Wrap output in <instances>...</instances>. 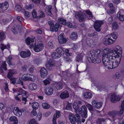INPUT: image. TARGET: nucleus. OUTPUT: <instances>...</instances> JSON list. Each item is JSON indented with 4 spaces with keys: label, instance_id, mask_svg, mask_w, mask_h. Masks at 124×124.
Wrapping results in <instances>:
<instances>
[{
    "label": "nucleus",
    "instance_id": "nucleus-1",
    "mask_svg": "<svg viewBox=\"0 0 124 124\" xmlns=\"http://www.w3.org/2000/svg\"><path fill=\"white\" fill-rule=\"evenodd\" d=\"M122 48L117 46L113 50L109 49V69H113L118 66L121 61Z\"/></svg>",
    "mask_w": 124,
    "mask_h": 124
},
{
    "label": "nucleus",
    "instance_id": "nucleus-2",
    "mask_svg": "<svg viewBox=\"0 0 124 124\" xmlns=\"http://www.w3.org/2000/svg\"><path fill=\"white\" fill-rule=\"evenodd\" d=\"M26 44L29 45L30 44V47L31 48H33L34 51L36 52H39L42 50L43 48V46L42 43H41L35 46V43H34V39L33 38L28 37L25 40Z\"/></svg>",
    "mask_w": 124,
    "mask_h": 124
},
{
    "label": "nucleus",
    "instance_id": "nucleus-3",
    "mask_svg": "<svg viewBox=\"0 0 124 124\" xmlns=\"http://www.w3.org/2000/svg\"><path fill=\"white\" fill-rule=\"evenodd\" d=\"M101 51V50L99 49L96 50H91L89 53L88 58V60H90L89 61L90 62L91 61L94 63L96 62V60L97 59L98 55L100 53Z\"/></svg>",
    "mask_w": 124,
    "mask_h": 124
},
{
    "label": "nucleus",
    "instance_id": "nucleus-4",
    "mask_svg": "<svg viewBox=\"0 0 124 124\" xmlns=\"http://www.w3.org/2000/svg\"><path fill=\"white\" fill-rule=\"evenodd\" d=\"M68 117L70 122L72 124H75L76 122L78 124H80L81 123L80 116L78 114H76L74 116L73 114H70Z\"/></svg>",
    "mask_w": 124,
    "mask_h": 124
},
{
    "label": "nucleus",
    "instance_id": "nucleus-5",
    "mask_svg": "<svg viewBox=\"0 0 124 124\" xmlns=\"http://www.w3.org/2000/svg\"><path fill=\"white\" fill-rule=\"evenodd\" d=\"M13 90L14 94H17L18 96L21 95L22 97H28L29 95L28 92L21 88H14Z\"/></svg>",
    "mask_w": 124,
    "mask_h": 124
},
{
    "label": "nucleus",
    "instance_id": "nucleus-6",
    "mask_svg": "<svg viewBox=\"0 0 124 124\" xmlns=\"http://www.w3.org/2000/svg\"><path fill=\"white\" fill-rule=\"evenodd\" d=\"M81 110H79L78 112L81 114L83 117L84 118H86L87 116V109L86 106L83 105L80 108Z\"/></svg>",
    "mask_w": 124,
    "mask_h": 124
},
{
    "label": "nucleus",
    "instance_id": "nucleus-7",
    "mask_svg": "<svg viewBox=\"0 0 124 124\" xmlns=\"http://www.w3.org/2000/svg\"><path fill=\"white\" fill-rule=\"evenodd\" d=\"M22 78H13L12 79H10V80L11 81V82L13 84L15 83L20 84L23 86V82L22 81Z\"/></svg>",
    "mask_w": 124,
    "mask_h": 124
},
{
    "label": "nucleus",
    "instance_id": "nucleus-8",
    "mask_svg": "<svg viewBox=\"0 0 124 124\" xmlns=\"http://www.w3.org/2000/svg\"><path fill=\"white\" fill-rule=\"evenodd\" d=\"M82 104V103L80 101L74 102L73 104V107L75 110V112L77 113L79 112V105Z\"/></svg>",
    "mask_w": 124,
    "mask_h": 124
},
{
    "label": "nucleus",
    "instance_id": "nucleus-9",
    "mask_svg": "<svg viewBox=\"0 0 124 124\" xmlns=\"http://www.w3.org/2000/svg\"><path fill=\"white\" fill-rule=\"evenodd\" d=\"M103 23V22L101 21H96L94 26L95 30L98 31H100L101 30L100 27L101 25Z\"/></svg>",
    "mask_w": 124,
    "mask_h": 124
},
{
    "label": "nucleus",
    "instance_id": "nucleus-10",
    "mask_svg": "<svg viewBox=\"0 0 124 124\" xmlns=\"http://www.w3.org/2000/svg\"><path fill=\"white\" fill-rule=\"evenodd\" d=\"M120 97L118 95H117L115 93H113L111 95L110 100L111 102L113 103H116L120 100Z\"/></svg>",
    "mask_w": 124,
    "mask_h": 124
},
{
    "label": "nucleus",
    "instance_id": "nucleus-11",
    "mask_svg": "<svg viewBox=\"0 0 124 124\" xmlns=\"http://www.w3.org/2000/svg\"><path fill=\"white\" fill-rule=\"evenodd\" d=\"M31 52L29 50H27L26 51H22L20 53L21 57L23 58L28 57L31 56Z\"/></svg>",
    "mask_w": 124,
    "mask_h": 124
},
{
    "label": "nucleus",
    "instance_id": "nucleus-12",
    "mask_svg": "<svg viewBox=\"0 0 124 124\" xmlns=\"http://www.w3.org/2000/svg\"><path fill=\"white\" fill-rule=\"evenodd\" d=\"M92 106L94 108L98 109L101 107L102 105V103L101 102H98L93 100L92 102Z\"/></svg>",
    "mask_w": 124,
    "mask_h": 124
},
{
    "label": "nucleus",
    "instance_id": "nucleus-13",
    "mask_svg": "<svg viewBox=\"0 0 124 124\" xmlns=\"http://www.w3.org/2000/svg\"><path fill=\"white\" fill-rule=\"evenodd\" d=\"M13 112L15 115L18 117L21 116L22 114V110L17 107H15L14 108Z\"/></svg>",
    "mask_w": 124,
    "mask_h": 124
},
{
    "label": "nucleus",
    "instance_id": "nucleus-14",
    "mask_svg": "<svg viewBox=\"0 0 124 124\" xmlns=\"http://www.w3.org/2000/svg\"><path fill=\"white\" fill-rule=\"evenodd\" d=\"M63 34V33H61L58 37V40L61 44L65 43L67 42L66 38L64 36Z\"/></svg>",
    "mask_w": 124,
    "mask_h": 124
},
{
    "label": "nucleus",
    "instance_id": "nucleus-15",
    "mask_svg": "<svg viewBox=\"0 0 124 124\" xmlns=\"http://www.w3.org/2000/svg\"><path fill=\"white\" fill-rule=\"evenodd\" d=\"M102 61L103 64L107 68H108V56L107 55H105L102 58Z\"/></svg>",
    "mask_w": 124,
    "mask_h": 124
},
{
    "label": "nucleus",
    "instance_id": "nucleus-16",
    "mask_svg": "<svg viewBox=\"0 0 124 124\" xmlns=\"http://www.w3.org/2000/svg\"><path fill=\"white\" fill-rule=\"evenodd\" d=\"M54 90L51 87L47 86L45 89L44 92L45 93L48 95H52L53 93Z\"/></svg>",
    "mask_w": 124,
    "mask_h": 124
},
{
    "label": "nucleus",
    "instance_id": "nucleus-17",
    "mask_svg": "<svg viewBox=\"0 0 124 124\" xmlns=\"http://www.w3.org/2000/svg\"><path fill=\"white\" fill-rule=\"evenodd\" d=\"M55 66V62L54 60L52 59H49L45 65V66L47 68L54 67Z\"/></svg>",
    "mask_w": 124,
    "mask_h": 124
},
{
    "label": "nucleus",
    "instance_id": "nucleus-18",
    "mask_svg": "<svg viewBox=\"0 0 124 124\" xmlns=\"http://www.w3.org/2000/svg\"><path fill=\"white\" fill-rule=\"evenodd\" d=\"M40 76L41 77L45 78L46 77L48 73L47 70L44 68H41L40 70Z\"/></svg>",
    "mask_w": 124,
    "mask_h": 124
},
{
    "label": "nucleus",
    "instance_id": "nucleus-19",
    "mask_svg": "<svg viewBox=\"0 0 124 124\" xmlns=\"http://www.w3.org/2000/svg\"><path fill=\"white\" fill-rule=\"evenodd\" d=\"M75 17L80 22H82L84 21L85 18V15H83L80 13H77L75 15Z\"/></svg>",
    "mask_w": 124,
    "mask_h": 124
},
{
    "label": "nucleus",
    "instance_id": "nucleus-20",
    "mask_svg": "<svg viewBox=\"0 0 124 124\" xmlns=\"http://www.w3.org/2000/svg\"><path fill=\"white\" fill-rule=\"evenodd\" d=\"M38 88V85L36 83H32L29 84L28 86V88L31 91H35Z\"/></svg>",
    "mask_w": 124,
    "mask_h": 124
},
{
    "label": "nucleus",
    "instance_id": "nucleus-21",
    "mask_svg": "<svg viewBox=\"0 0 124 124\" xmlns=\"http://www.w3.org/2000/svg\"><path fill=\"white\" fill-rule=\"evenodd\" d=\"M60 96L61 99H62L67 98L69 96V93L67 91L65 90L61 94Z\"/></svg>",
    "mask_w": 124,
    "mask_h": 124
},
{
    "label": "nucleus",
    "instance_id": "nucleus-22",
    "mask_svg": "<svg viewBox=\"0 0 124 124\" xmlns=\"http://www.w3.org/2000/svg\"><path fill=\"white\" fill-rule=\"evenodd\" d=\"M9 120L11 122H13L14 124H17L18 123L17 118L14 116L10 117Z\"/></svg>",
    "mask_w": 124,
    "mask_h": 124
},
{
    "label": "nucleus",
    "instance_id": "nucleus-23",
    "mask_svg": "<svg viewBox=\"0 0 124 124\" xmlns=\"http://www.w3.org/2000/svg\"><path fill=\"white\" fill-rule=\"evenodd\" d=\"M84 98L86 99H90L92 98L93 95L92 93L89 92H86L83 94Z\"/></svg>",
    "mask_w": 124,
    "mask_h": 124
},
{
    "label": "nucleus",
    "instance_id": "nucleus-24",
    "mask_svg": "<svg viewBox=\"0 0 124 124\" xmlns=\"http://www.w3.org/2000/svg\"><path fill=\"white\" fill-rule=\"evenodd\" d=\"M64 49L62 47H58L56 50V51L58 54L60 55V56L63 54L64 52Z\"/></svg>",
    "mask_w": 124,
    "mask_h": 124
},
{
    "label": "nucleus",
    "instance_id": "nucleus-25",
    "mask_svg": "<svg viewBox=\"0 0 124 124\" xmlns=\"http://www.w3.org/2000/svg\"><path fill=\"white\" fill-rule=\"evenodd\" d=\"M57 90H61L62 88V82H59L54 84Z\"/></svg>",
    "mask_w": 124,
    "mask_h": 124
},
{
    "label": "nucleus",
    "instance_id": "nucleus-26",
    "mask_svg": "<svg viewBox=\"0 0 124 124\" xmlns=\"http://www.w3.org/2000/svg\"><path fill=\"white\" fill-rule=\"evenodd\" d=\"M1 9L3 10H7L8 7V4L7 2H5L1 4Z\"/></svg>",
    "mask_w": 124,
    "mask_h": 124
},
{
    "label": "nucleus",
    "instance_id": "nucleus-27",
    "mask_svg": "<svg viewBox=\"0 0 124 124\" xmlns=\"http://www.w3.org/2000/svg\"><path fill=\"white\" fill-rule=\"evenodd\" d=\"M31 106L33 109H37L39 107L38 103L36 101H34L32 103Z\"/></svg>",
    "mask_w": 124,
    "mask_h": 124
},
{
    "label": "nucleus",
    "instance_id": "nucleus-28",
    "mask_svg": "<svg viewBox=\"0 0 124 124\" xmlns=\"http://www.w3.org/2000/svg\"><path fill=\"white\" fill-rule=\"evenodd\" d=\"M12 57L11 56H9L7 59V62L9 65L13 66L15 64L12 61Z\"/></svg>",
    "mask_w": 124,
    "mask_h": 124
},
{
    "label": "nucleus",
    "instance_id": "nucleus-29",
    "mask_svg": "<svg viewBox=\"0 0 124 124\" xmlns=\"http://www.w3.org/2000/svg\"><path fill=\"white\" fill-rule=\"evenodd\" d=\"M52 8V7L51 6H49L46 7V12L47 14L49 16L52 15L51 12V10Z\"/></svg>",
    "mask_w": 124,
    "mask_h": 124
},
{
    "label": "nucleus",
    "instance_id": "nucleus-30",
    "mask_svg": "<svg viewBox=\"0 0 124 124\" xmlns=\"http://www.w3.org/2000/svg\"><path fill=\"white\" fill-rule=\"evenodd\" d=\"M15 73V71L13 70H9V72L7 75L8 77L10 80V79H12L13 78H12V75L14 74Z\"/></svg>",
    "mask_w": 124,
    "mask_h": 124
},
{
    "label": "nucleus",
    "instance_id": "nucleus-31",
    "mask_svg": "<svg viewBox=\"0 0 124 124\" xmlns=\"http://www.w3.org/2000/svg\"><path fill=\"white\" fill-rule=\"evenodd\" d=\"M77 33L75 32H73L71 34L70 37L72 40H75L77 39Z\"/></svg>",
    "mask_w": 124,
    "mask_h": 124
},
{
    "label": "nucleus",
    "instance_id": "nucleus-32",
    "mask_svg": "<svg viewBox=\"0 0 124 124\" xmlns=\"http://www.w3.org/2000/svg\"><path fill=\"white\" fill-rule=\"evenodd\" d=\"M29 74H24L22 77V79L24 81H29Z\"/></svg>",
    "mask_w": 124,
    "mask_h": 124
},
{
    "label": "nucleus",
    "instance_id": "nucleus-33",
    "mask_svg": "<svg viewBox=\"0 0 124 124\" xmlns=\"http://www.w3.org/2000/svg\"><path fill=\"white\" fill-rule=\"evenodd\" d=\"M6 65L5 62H4L2 63V65L1 68H0V72L2 73H3V71L1 68L5 70H7Z\"/></svg>",
    "mask_w": 124,
    "mask_h": 124
},
{
    "label": "nucleus",
    "instance_id": "nucleus-34",
    "mask_svg": "<svg viewBox=\"0 0 124 124\" xmlns=\"http://www.w3.org/2000/svg\"><path fill=\"white\" fill-rule=\"evenodd\" d=\"M118 112L115 111L109 112V116H110L113 117L114 118L116 115L118 114Z\"/></svg>",
    "mask_w": 124,
    "mask_h": 124
},
{
    "label": "nucleus",
    "instance_id": "nucleus-35",
    "mask_svg": "<svg viewBox=\"0 0 124 124\" xmlns=\"http://www.w3.org/2000/svg\"><path fill=\"white\" fill-rule=\"evenodd\" d=\"M0 47L2 51L5 49H8L10 48V45L9 44H8L7 45H5L3 44H1Z\"/></svg>",
    "mask_w": 124,
    "mask_h": 124
},
{
    "label": "nucleus",
    "instance_id": "nucleus-36",
    "mask_svg": "<svg viewBox=\"0 0 124 124\" xmlns=\"http://www.w3.org/2000/svg\"><path fill=\"white\" fill-rule=\"evenodd\" d=\"M23 12L25 18L26 19H28L30 17L31 15L29 12L28 11H25L23 10Z\"/></svg>",
    "mask_w": 124,
    "mask_h": 124
},
{
    "label": "nucleus",
    "instance_id": "nucleus-37",
    "mask_svg": "<svg viewBox=\"0 0 124 124\" xmlns=\"http://www.w3.org/2000/svg\"><path fill=\"white\" fill-rule=\"evenodd\" d=\"M117 16L120 21H124V15H121L120 12H118Z\"/></svg>",
    "mask_w": 124,
    "mask_h": 124
},
{
    "label": "nucleus",
    "instance_id": "nucleus-38",
    "mask_svg": "<svg viewBox=\"0 0 124 124\" xmlns=\"http://www.w3.org/2000/svg\"><path fill=\"white\" fill-rule=\"evenodd\" d=\"M112 29L114 30L117 29L118 27V25L117 23L113 22L112 24Z\"/></svg>",
    "mask_w": 124,
    "mask_h": 124
},
{
    "label": "nucleus",
    "instance_id": "nucleus-39",
    "mask_svg": "<svg viewBox=\"0 0 124 124\" xmlns=\"http://www.w3.org/2000/svg\"><path fill=\"white\" fill-rule=\"evenodd\" d=\"M60 115L61 114L60 112L59 111H56L55 113L54 114L53 119L54 118V119L56 120L57 118L59 117Z\"/></svg>",
    "mask_w": 124,
    "mask_h": 124
},
{
    "label": "nucleus",
    "instance_id": "nucleus-40",
    "mask_svg": "<svg viewBox=\"0 0 124 124\" xmlns=\"http://www.w3.org/2000/svg\"><path fill=\"white\" fill-rule=\"evenodd\" d=\"M108 35L105 37L103 40V43L106 45L108 44Z\"/></svg>",
    "mask_w": 124,
    "mask_h": 124
},
{
    "label": "nucleus",
    "instance_id": "nucleus-41",
    "mask_svg": "<svg viewBox=\"0 0 124 124\" xmlns=\"http://www.w3.org/2000/svg\"><path fill=\"white\" fill-rule=\"evenodd\" d=\"M31 66V64L30 63L28 62L25 64L23 67V69L24 70H26L28 68Z\"/></svg>",
    "mask_w": 124,
    "mask_h": 124
},
{
    "label": "nucleus",
    "instance_id": "nucleus-42",
    "mask_svg": "<svg viewBox=\"0 0 124 124\" xmlns=\"http://www.w3.org/2000/svg\"><path fill=\"white\" fill-rule=\"evenodd\" d=\"M38 15V16L39 17L42 18L44 17L45 16V13L41 10H39Z\"/></svg>",
    "mask_w": 124,
    "mask_h": 124
},
{
    "label": "nucleus",
    "instance_id": "nucleus-43",
    "mask_svg": "<svg viewBox=\"0 0 124 124\" xmlns=\"http://www.w3.org/2000/svg\"><path fill=\"white\" fill-rule=\"evenodd\" d=\"M83 53H81L80 55H78L77 57L76 60L78 62H81L82 61V58L83 57Z\"/></svg>",
    "mask_w": 124,
    "mask_h": 124
},
{
    "label": "nucleus",
    "instance_id": "nucleus-44",
    "mask_svg": "<svg viewBox=\"0 0 124 124\" xmlns=\"http://www.w3.org/2000/svg\"><path fill=\"white\" fill-rule=\"evenodd\" d=\"M52 56L54 59L59 58L60 57V55L58 54L57 53H56L55 52H54L52 53Z\"/></svg>",
    "mask_w": 124,
    "mask_h": 124
},
{
    "label": "nucleus",
    "instance_id": "nucleus-45",
    "mask_svg": "<svg viewBox=\"0 0 124 124\" xmlns=\"http://www.w3.org/2000/svg\"><path fill=\"white\" fill-rule=\"evenodd\" d=\"M36 79V77L34 75L30 74L29 81H34Z\"/></svg>",
    "mask_w": 124,
    "mask_h": 124
},
{
    "label": "nucleus",
    "instance_id": "nucleus-46",
    "mask_svg": "<svg viewBox=\"0 0 124 124\" xmlns=\"http://www.w3.org/2000/svg\"><path fill=\"white\" fill-rule=\"evenodd\" d=\"M42 107L45 109H48L49 108L50 106L47 103L44 102L42 104Z\"/></svg>",
    "mask_w": 124,
    "mask_h": 124
},
{
    "label": "nucleus",
    "instance_id": "nucleus-47",
    "mask_svg": "<svg viewBox=\"0 0 124 124\" xmlns=\"http://www.w3.org/2000/svg\"><path fill=\"white\" fill-rule=\"evenodd\" d=\"M108 48H104L102 51V53L103 54V57L105 55H107L108 56Z\"/></svg>",
    "mask_w": 124,
    "mask_h": 124
},
{
    "label": "nucleus",
    "instance_id": "nucleus-48",
    "mask_svg": "<svg viewBox=\"0 0 124 124\" xmlns=\"http://www.w3.org/2000/svg\"><path fill=\"white\" fill-rule=\"evenodd\" d=\"M58 21L59 23L64 25L66 24V20L63 18H61L59 19Z\"/></svg>",
    "mask_w": 124,
    "mask_h": 124
},
{
    "label": "nucleus",
    "instance_id": "nucleus-49",
    "mask_svg": "<svg viewBox=\"0 0 124 124\" xmlns=\"http://www.w3.org/2000/svg\"><path fill=\"white\" fill-rule=\"evenodd\" d=\"M117 33L116 32H114L112 33L111 35V37H112V38L114 39L115 40H116V39L117 37Z\"/></svg>",
    "mask_w": 124,
    "mask_h": 124
},
{
    "label": "nucleus",
    "instance_id": "nucleus-50",
    "mask_svg": "<svg viewBox=\"0 0 124 124\" xmlns=\"http://www.w3.org/2000/svg\"><path fill=\"white\" fill-rule=\"evenodd\" d=\"M22 9L21 7L19 5H17L15 8V10L18 12L20 11Z\"/></svg>",
    "mask_w": 124,
    "mask_h": 124
},
{
    "label": "nucleus",
    "instance_id": "nucleus-51",
    "mask_svg": "<svg viewBox=\"0 0 124 124\" xmlns=\"http://www.w3.org/2000/svg\"><path fill=\"white\" fill-rule=\"evenodd\" d=\"M29 124H38L37 121L34 119L30 120L29 121Z\"/></svg>",
    "mask_w": 124,
    "mask_h": 124
},
{
    "label": "nucleus",
    "instance_id": "nucleus-52",
    "mask_svg": "<svg viewBox=\"0 0 124 124\" xmlns=\"http://www.w3.org/2000/svg\"><path fill=\"white\" fill-rule=\"evenodd\" d=\"M47 46L50 48L53 49L54 47L52 43V41L50 40L48 43Z\"/></svg>",
    "mask_w": 124,
    "mask_h": 124
},
{
    "label": "nucleus",
    "instance_id": "nucleus-53",
    "mask_svg": "<svg viewBox=\"0 0 124 124\" xmlns=\"http://www.w3.org/2000/svg\"><path fill=\"white\" fill-rule=\"evenodd\" d=\"M28 97H22V103L24 104H25L27 101V99Z\"/></svg>",
    "mask_w": 124,
    "mask_h": 124
},
{
    "label": "nucleus",
    "instance_id": "nucleus-54",
    "mask_svg": "<svg viewBox=\"0 0 124 124\" xmlns=\"http://www.w3.org/2000/svg\"><path fill=\"white\" fill-rule=\"evenodd\" d=\"M86 106L89 110L92 111L93 110V108L90 104L87 103L86 104Z\"/></svg>",
    "mask_w": 124,
    "mask_h": 124
},
{
    "label": "nucleus",
    "instance_id": "nucleus-55",
    "mask_svg": "<svg viewBox=\"0 0 124 124\" xmlns=\"http://www.w3.org/2000/svg\"><path fill=\"white\" fill-rule=\"evenodd\" d=\"M121 75L118 72H116L115 74L113 75V78H114L118 79L121 76Z\"/></svg>",
    "mask_w": 124,
    "mask_h": 124
},
{
    "label": "nucleus",
    "instance_id": "nucleus-56",
    "mask_svg": "<svg viewBox=\"0 0 124 124\" xmlns=\"http://www.w3.org/2000/svg\"><path fill=\"white\" fill-rule=\"evenodd\" d=\"M36 110L33 109L31 112V115L32 116H35L37 114V112L36 111Z\"/></svg>",
    "mask_w": 124,
    "mask_h": 124
},
{
    "label": "nucleus",
    "instance_id": "nucleus-57",
    "mask_svg": "<svg viewBox=\"0 0 124 124\" xmlns=\"http://www.w3.org/2000/svg\"><path fill=\"white\" fill-rule=\"evenodd\" d=\"M71 105L69 103H67V104L65 108L66 109L68 110H70L72 108Z\"/></svg>",
    "mask_w": 124,
    "mask_h": 124
},
{
    "label": "nucleus",
    "instance_id": "nucleus-58",
    "mask_svg": "<svg viewBox=\"0 0 124 124\" xmlns=\"http://www.w3.org/2000/svg\"><path fill=\"white\" fill-rule=\"evenodd\" d=\"M32 14L33 17L36 18L37 17V13L35 9H34L33 10L32 13Z\"/></svg>",
    "mask_w": 124,
    "mask_h": 124
},
{
    "label": "nucleus",
    "instance_id": "nucleus-59",
    "mask_svg": "<svg viewBox=\"0 0 124 124\" xmlns=\"http://www.w3.org/2000/svg\"><path fill=\"white\" fill-rule=\"evenodd\" d=\"M65 52L66 55L68 56H71L72 54L69 52V51L68 49H66L65 50Z\"/></svg>",
    "mask_w": 124,
    "mask_h": 124
},
{
    "label": "nucleus",
    "instance_id": "nucleus-60",
    "mask_svg": "<svg viewBox=\"0 0 124 124\" xmlns=\"http://www.w3.org/2000/svg\"><path fill=\"white\" fill-rule=\"evenodd\" d=\"M43 82L45 85H47L50 83V81L49 79H46L43 80Z\"/></svg>",
    "mask_w": 124,
    "mask_h": 124
},
{
    "label": "nucleus",
    "instance_id": "nucleus-61",
    "mask_svg": "<svg viewBox=\"0 0 124 124\" xmlns=\"http://www.w3.org/2000/svg\"><path fill=\"white\" fill-rule=\"evenodd\" d=\"M86 13L89 16L90 18H91L92 17V15L91 12L89 10L86 11Z\"/></svg>",
    "mask_w": 124,
    "mask_h": 124
},
{
    "label": "nucleus",
    "instance_id": "nucleus-62",
    "mask_svg": "<svg viewBox=\"0 0 124 124\" xmlns=\"http://www.w3.org/2000/svg\"><path fill=\"white\" fill-rule=\"evenodd\" d=\"M4 34L2 32H0V41L1 40L4 38Z\"/></svg>",
    "mask_w": 124,
    "mask_h": 124
},
{
    "label": "nucleus",
    "instance_id": "nucleus-63",
    "mask_svg": "<svg viewBox=\"0 0 124 124\" xmlns=\"http://www.w3.org/2000/svg\"><path fill=\"white\" fill-rule=\"evenodd\" d=\"M115 11V8H111L109 10V13L113 14L114 13Z\"/></svg>",
    "mask_w": 124,
    "mask_h": 124
},
{
    "label": "nucleus",
    "instance_id": "nucleus-64",
    "mask_svg": "<svg viewBox=\"0 0 124 124\" xmlns=\"http://www.w3.org/2000/svg\"><path fill=\"white\" fill-rule=\"evenodd\" d=\"M42 115V114L40 113H39L37 115V118L39 121H40L41 119Z\"/></svg>",
    "mask_w": 124,
    "mask_h": 124
}]
</instances>
